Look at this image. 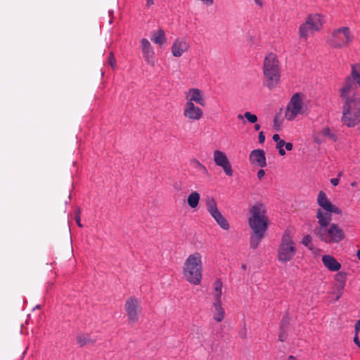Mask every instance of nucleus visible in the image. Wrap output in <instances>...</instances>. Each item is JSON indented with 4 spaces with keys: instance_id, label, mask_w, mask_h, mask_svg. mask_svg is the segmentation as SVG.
Masks as SVG:
<instances>
[{
    "instance_id": "f257e3e1",
    "label": "nucleus",
    "mask_w": 360,
    "mask_h": 360,
    "mask_svg": "<svg viewBox=\"0 0 360 360\" xmlns=\"http://www.w3.org/2000/svg\"><path fill=\"white\" fill-rule=\"evenodd\" d=\"M360 86V63L352 65L351 75L348 76L340 89L342 102V124L354 127L360 122V95L356 88Z\"/></svg>"
},
{
    "instance_id": "f03ea898",
    "label": "nucleus",
    "mask_w": 360,
    "mask_h": 360,
    "mask_svg": "<svg viewBox=\"0 0 360 360\" xmlns=\"http://www.w3.org/2000/svg\"><path fill=\"white\" fill-rule=\"evenodd\" d=\"M269 219L264 204L256 202L250 208L248 225L252 233L250 236V245L256 249L267 231Z\"/></svg>"
},
{
    "instance_id": "7ed1b4c3",
    "label": "nucleus",
    "mask_w": 360,
    "mask_h": 360,
    "mask_svg": "<svg viewBox=\"0 0 360 360\" xmlns=\"http://www.w3.org/2000/svg\"><path fill=\"white\" fill-rule=\"evenodd\" d=\"M316 218L319 226L314 229L315 235L326 243H338L343 240L345 233L335 224H330L332 218L328 213H324L321 210L316 212Z\"/></svg>"
},
{
    "instance_id": "20e7f679",
    "label": "nucleus",
    "mask_w": 360,
    "mask_h": 360,
    "mask_svg": "<svg viewBox=\"0 0 360 360\" xmlns=\"http://www.w3.org/2000/svg\"><path fill=\"white\" fill-rule=\"evenodd\" d=\"M202 256L199 252L190 255L185 260L183 274L186 280L191 284L198 285L202 280Z\"/></svg>"
},
{
    "instance_id": "39448f33",
    "label": "nucleus",
    "mask_w": 360,
    "mask_h": 360,
    "mask_svg": "<svg viewBox=\"0 0 360 360\" xmlns=\"http://www.w3.org/2000/svg\"><path fill=\"white\" fill-rule=\"evenodd\" d=\"M263 73L265 84L269 89L274 88L278 83L281 77L279 62L275 54L269 53L265 56Z\"/></svg>"
},
{
    "instance_id": "423d86ee",
    "label": "nucleus",
    "mask_w": 360,
    "mask_h": 360,
    "mask_svg": "<svg viewBox=\"0 0 360 360\" xmlns=\"http://www.w3.org/2000/svg\"><path fill=\"white\" fill-rule=\"evenodd\" d=\"M297 252L295 243L290 234L285 231L282 236L278 250V259L282 263H286L292 259Z\"/></svg>"
},
{
    "instance_id": "0eeeda50",
    "label": "nucleus",
    "mask_w": 360,
    "mask_h": 360,
    "mask_svg": "<svg viewBox=\"0 0 360 360\" xmlns=\"http://www.w3.org/2000/svg\"><path fill=\"white\" fill-rule=\"evenodd\" d=\"M307 110V106L304 103V96L300 94H295L290 98L285 112V117L288 121H292L299 115H302Z\"/></svg>"
},
{
    "instance_id": "6e6552de",
    "label": "nucleus",
    "mask_w": 360,
    "mask_h": 360,
    "mask_svg": "<svg viewBox=\"0 0 360 360\" xmlns=\"http://www.w3.org/2000/svg\"><path fill=\"white\" fill-rule=\"evenodd\" d=\"M353 36L348 27H341L332 31L327 42L333 48L338 49L346 46L351 43Z\"/></svg>"
},
{
    "instance_id": "1a4fd4ad",
    "label": "nucleus",
    "mask_w": 360,
    "mask_h": 360,
    "mask_svg": "<svg viewBox=\"0 0 360 360\" xmlns=\"http://www.w3.org/2000/svg\"><path fill=\"white\" fill-rule=\"evenodd\" d=\"M124 309L126 310L129 321L134 323L139 320V315L141 312L140 302L135 297H131L126 301Z\"/></svg>"
},
{
    "instance_id": "9d476101",
    "label": "nucleus",
    "mask_w": 360,
    "mask_h": 360,
    "mask_svg": "<svg viewBox=\"0 0 360 360\" xmlns=\"http://www.w3.org/2000/svg\"><path fill=\"white\" fill-rule=\"evenodd\" d=\"M213 158L215 164L221 167L226 175L229 176H233L231 165L224 152L218 150H214Z\"/></svg>"
},
{
    "instance_id": "9b49d317",
    "label": "nucleus",
    "mask_w": 360,
    "mask_h": 360,
    "mask_svg": "<svg viewBox=\"0 0 360 360\" xmlns=\"http://www.w3.org/2000/svg\"><path fill=\"white\" fill-rule=\"evenodd\" d=\"M317 203L321 207L326 211V213H328L330 215L331 213H335L338 214H340L342 213L341 210L335 205L332 204V202L327 198L325 192L322 191L319 193L317 197Z\"/></svg>"
},
{
    "instance_id": "f8f14e48",
    "label": "nucleus",
    "mask_w": 360,
    "mask_h": 360,
    "mask_svg": "<svg viewBox=\"0 0 360 360\" xmlns=\"http://www.w3.org/2000/svg\"><path fill=\"white\" fill-rule=\"evenodd\" d=\"M186 103L194 104L196 103L197 104L205 106V100L203 95V93L201 90L197 88H191L185 93Z\"/></svg>"
},
{
    "instance_id": "ddd939ff",
    "label": "nucleus",
    "mask_w": 360,
    "mask_h": 360,
    "mask_svg": "<svg viewBox=\"0 0 360 360\" xmlns=\"http://www.w3.org/2000/svg\"><path fill=\"white\" fill-rule=\"evenodd\" d=\"M140 42L142 54L146 62L148 65L154 66L156 62V58L150 43L145 38L142 39Z\"/></svg>"
},
{
    "instance_id": "4468645a",
    "label": "nucleus",
    "mask_w": 360,
    "mask_h": 360,
    "mask_svg": "<svg viewBox=\"0 0 360 360\" xmlns=\"http://www.w3.org/2000/svg\"><path fill=\"white\" fill-rule=\"evenodd\" d=\"M183 115L189 120L198 121L202 117L203 111L195 104L185 103Z\"/></svg>"
},
{
    "instance_id": "2eb2a0df",
    "label": "nucleus",
    "mask_w": 360,
    "mask_h": 360,
    "mask_svg": "<svg viewBox=\"0 0 360 360\" xmlns=\"http://www.w3.org/2000/svg\"><path fill=\"white\" fill-rule=\"evenodd\" d=\"M190 46L185 39H176L172 46V53L174 57H180L186 52Z\"/></svg>"
},
{
    "instance_id": "dca6fc26",
    "label": "nucleus",
    "mask_w": 360,
    "mask_h": 360,
    "mask_svg": "<svg viewBox=\"0 0 360 360\" xmlns=\"http://www.w3.org/2000/svg\"><path fill=\"white\" fill-rule=\"evenodd\" d=\"M250 162L252 164L257 165L260 167H266V160L264 151L261 149L252 150L250 154Z\"/></svg>"
},
{
    "instance_id": "f3484780",
    "label": "nucleus",
    "mask_w": 360,
    "mask_h": 360,
    "mask_svg": "<svg viewBox=\"0 0 360 360\" xmlns=\"http://www.w3.org/2000/svg\"><path fill=\"white\" fill-rule=\"evenodd\" d=\"M322 262L330 271H336L341 268V264L333 256L326 255L322 257Z\"/></svg>"
},
{
    "instance_id": "a211bd4d",
    "label": "nucleus",
    "mask_w": 360,
    "mask_h": 360,
    "mask_svg": "<svg viewBox=\"0 0 360 360\" xmlns=\"http://www.w3.org/2000/svg\"><path fill=\"white\" fill-rule=\"evenodd\" d=\"M314 31L319 30L323 26L322 16L319 14L309 15L305 21Z\"/></svg>"
},
{
    "instance_id": "6ab92c4d",
    "label": "nucleus",
    "mask_w": 360,
    "mask_h": 360,
    "mask_svg": "<svg viewBox=\"0 0 360 360\" xmlns=\"http://www.w3.org/2000/svg\"><path fill=\"white\" fill-rule=\"evenodd\" d=\"M214 308V319L217 322H221L224 318L225 312L222 307L221 300H214L213 303Z\"/></svg>"
},
{
    "instance_id": "aec40b11",
    "label": "nucleus",
    "mask_w": 360,
    "mask_h": 360,
    "mask_svg": "<svg viewBox=\"0 0 360 360\" xmlns=\"http://www.w3.org/2000/svg\"><path fill=\"white\" fill-rule=\"evenodd\" d=\"M151 40L160 46L166 42V37L164 30L159 29L157 31L153 32Z\"/></svg>"
},
{
    "instance_id": "412c9836",
    "label": "nucleus",
    "mask_w": 360,
    "mask_h": 360,
    "mask_svg": "<svg viewBox=\"0 0 360 360\" xmlns=\"http://www.w3.org/2000/svg\"><path fill=\"white\" fill-rule=\"evenodd\" d=\"M191 166L194 168L197 172L204 175H208V171L205 165L200 162L196 158H193L190 160Z\"/></svg>"
},
{
    "instance_id": "4be33fe9",
    "label": "nucleus",
    "mask_w": 360,
    "mask_h": 360,
    "mask_svg": "<svg viewBox=\"0 0 360 360\" xmlns=\"http://www.w3.org/2000/svg\"><path fill=\"white\" fill-rule=\"evenodd\" d=\"M200 199V194L196 191L191 192L188 196L187 202L191 208H195L198 207Z\"/></svg>"
},
{
    "instance_id": "5701e85b",
    "label": "nucleus",
    "mask_w": 360,
    "mask_h": 360,
    "mask_svg": "<svg viewBox=\"0 0 360 360\" xmlns=\"http://www.w3.org/2000/svg\"><path fill=\"white\" fill-rule=\"evenodd\" d=\"M76 342L79 347H83L86 345H93L94 341L92 340L88 334H80L76 337Z\"/></svg>"
},
{
    "instance_id": "b1692460",
    "label": "nucleus",
    "mask_w": 360,
    "mask_h": 360,
    "mask_svg": "<svg viewBox=\"0 0 360 360\" xmlns=\"http://www.w3.org/2000/svg\"><path fill=\"white\" fill-rule=\"evenodd\" d=\"M222 287L223 283L220 279L215 281L214 283V292L213 297L214 300H221V296L222 295Z\"/></svg>"
},
{
    "instance_id": "393cba45",
    "label": "nucleus",
    "mask_w": 360,
    "mask_h": 360,
    "mask_svg": "<svg viewBox=\"0 0 360 360\" xmlns=\"http://www.w3.org/2000/svg\"><path fill=\"white\" fill-rule=\"evenodd\" d=\"M310 27L311 26L306 22H304L300 25V27L299 28V33H300V37L301 38H303L306 40L307 39V37H309V34L314 32V30H312V28H311Z\"/></svg>"
},
{
    "instance_id": "a878e982",
    "label": "nucleus",
    "mask_w": 360,
    "mask_h": 360,
    "mask_svg": "<svg viewBox=\"0 0 360 360\" xmlns=\"http://www.w3.org/2000/svg\"><path fill=\"white\" fill-rule=\"evenodd\" d=\"M335 279L336 282L338 283V289L342 290L345 287V282L347 280V274L345 272L340 271L338 274H336L335 276Z\"/></svg>"
},
{
    "instance_id": "bb28decb",
    "label": "nucleus",
    "mask_w": 360,
    "mask_h": 360,
    "mask_svg": "<svg viewBox=\"0 0 360 360\" xmlns=\"http://www.w3.org/2000/svg\"><path fill=\"white\" fill-rule=\"evenodd\" d=\"M206 207L210 214L219 210L217 205V202L213 198H207L206 200Z\"/></svg>"
},
{
    "instance_id": "cd10ccee",
    "label": "nucleus",
    "mask_w": 360,
    "mask_h": 360,
    "mask_svg": "<svg viewBox=\"0 0 360 360\" xmlns=\"http://www.w3.org/2000/svg\"><path fill=\"white\" fill-rule=\"evenodd\" d=\"M321 135L328 138L330 140L334 141H335L337 140L336 136L333 133L331 132L330 128L328 127H324L321 130Z\"/></svg>"
},
{
    "instance_id": "c85d7f7f",
    "label": "nucleus",
    "mask_w": 360,
    "mask_h": 360,
    "mask_svg": "<svg viewBox=\"0 0 360 360\" xmlns=\"http://www.w3.org/2000/svg\"><path fill=\"white\" fill-rule=\"evenodd\" d=\"M217 223L219 224V226L224 229V230H228L229 228V222L227 221V220L222 216L220 217V219H219L217 221H216Z\"/></svg>"
},
{
    "instance_id": "c756f323",
    "label": "nucleus",
    "mask_w": 360,
    "mask_h": 360,
    "mask_svg": "<svg viewBox=\"0 0 360 360\" xmlns=\"http://www.w3.org/2000/svg\"><path fill=\"white\" fill-rule=\"evenodd\" d=\"M287 322H288V321L284 319L282 321V326H281V332L278 335V339L281 342H284L287 338V334L285 332V330L283 329V324L284 323H287Z\"/></svg>"
},
{
    "instance_id": "7c9ffc66",
    "label": "nucleus",
    "mask_w": 360,
    "mask_h": 360,
    "mask_svg": "<svg viewBox=\"0 0 360 360\" xmlns=\"http://www.w3.org/2000/svg\"><path fill=\"white\" fill-rule=\"evenodd\" d=\"M244 117L251 123H255L257 121V117L255 115L251 114L250 112H245Z\"/></svg>"
},
{
    "instance_id": "2f4dec72",
    "label": "nucleus",
    "mask_w": 360,
    "mask_h": 360,
    "mask_svg": "<svg viewBox=\"0 0 360 360\" xmlns=\"http://www.w3.org/2000/svg\"><path fill=\"white\" fill-rule=\"evenodd\" d=\"M311 240H312V238H311V236L307 235L302 239V244L308 247L309 249H312V247H311Z\"/></svg>"
},
{
    "instance_id": "473e14b6",
    "label": "nucleus",
    "mask_w": 360,
    "mask_h": 360,
    "mask_svg": "<svg viewBox=\"0 0 360 360\" xmlns=\"http://www.w3.org/2000/svg\"><path fill=\"white\" fill-rule=\"evenodd\" d=\"M80 213H81L80 208H79V207L77 208L76 214H75V221H76L77 225L79 227H82V224H81Z\"/></svg>"
},
{
    "instance_id": "72a5a7b5",
    "label": "nucleus",
    "mask_w": 360,
    "mask_h": 360,
    "mask_svg": "<svg viewBox=\"0 0 360 360\" xmlns=\"http://www.w3.org/2000/svg\"><path fill=\"white\" fill-rule=\"evenodd\" d=\"M108 63H109V64L110 65V66L112 68H114L115 67L116 60H115V58L114 57V55H113L112 52H111L110 53V56H109V58H108Z\"/></svg>"
},
{
    "instance_id": "f704fd0d",
    "label": "nucleus",
    "mask_w": 360,
    "mask_h": 360,
    "mask_svg": "<svg viewBox=\"0 0 360 360\" xmlns=\"http://www.w3.org/2000/svg\"><path fill=\"white\" fill-rule=\"evenodd\" d=\"M210 214L215 219V221H217L219 219H220L221 217L223 216L219 210H215Z\"/></svg>"
},
{
    "instance_id": "c9c22d12",
    "label": "nucleus",
    "mask_w": 360,
    "mask_h": 360,
    "mask_svg": "<svg viewBox=\"0 0 360 360\" xmlns=\"http://www.w3.org/2000/svg\"><path fill=\"white\" fill-rule=\"evenodd\" d=\"M258 139H259V142L260 143H263L264 142V141H265V136H264L263 131H260L259 133Z\"/></svg>"
},
{
    "instance_id": "e433bc0d",
    "label": "nucleus",
    "mask_w": 360,
    "mask_h": 360,
    "mask_svg": "<svg viewBox=\"0 0 360 360\" xmlns=\"http://www.w3.org/2000/svg\"><path fill=\"white\" fill-rule=\"evenodd\" d=\"M265 175V172L264 169H259L257 172V177L259 179H261Z\"/></svg>"
},
{
    "instance_id": "4c0bfd02",
    "label": "nucleus",
    "mask_w": 360,
    "mask_h": 360,
    "mask_svg": "<svg viewBox=\"0 0 360 360\" xmlns=\"http://www.w3.org/2000/svg\"><path fill=\"white\" fill-rule=\"evenodd\" d=\"M339 181L338 178H333L330 179V183L333 186H336L338 185Z\"/></svg>"
},
{
    "instance_id": "58836bf2",
    "label": "nucleus",
    "mask_w": 360,
    "mask_h": 360,
    "mask_svg": "<svg viewBox=\"0 0 360 360\" xmlns=\"http://www.w3.org/2000/svg\"><path fill=\"white\" fill-rule=\"evenodd\" d=\"M360 330V319L355 323V334H358Z\"/></svg>"
},
{
    "instance_id": "ea45409f",
    "label": "nucleus",
    "mask_w": 360,
    "mask_h": 360,
    "mask_svg": "<svg viewBox=\"0 0 360 360\" xmlns=\"http://www.w3.org/2000/svg\"><path fill=\"white\" fill-rule=\"evenodd\" d=\"M285 143L284 140L279 141V142L276 143V148H283L285 146Z\"/></svg>"
},
{
    "instance_id": "a19ab883",
    "label": "nucleus",
    "mask_w": 360,
    "mask_h": 360,
    "mask_svg": "<svg viewBox=\"0 0 360 360\" xmlns=\"http://www.w3.org/2000/svg\"><path fill=\"white\" fill-rule=\"evenodd\" d=\"M272 139H273V140H274L275 142H276V143H278V142H279V141H281V140H282V139H281L280 136H279V134H274V135H273Z\"/></svg>"
},
{
    "instance_id": "79ce46f5",
    "label": "nucleus",
    "mask_w": 360,
    "mask_h": 360,
    "mask_svg": "<svg viewBox=\"0 0 360 360\" xmlns=\"http://www.w3.org/2000/svg\"><path fill=\"white\" fill-rule=\"evenodd\" d=\"M285 149L288 151L291 150L292 149V144L290 142L288 143H285Z\"/></svg>"
},
{
    "instance_id": "37998d69",
    "label": "nucleus",
    "mask_w": 360,
    "mask_h": 360,
    "mask_svg": "<svg viewBox=\"0 0 360 360\" xmlns=\"http://www.w3.org/2000/svg\"><path fill=\"white\" fill-rule=\"evenodd\" d=\"M314 141L320 144L323 141V140L321 138H319V136H314Z\"/></svg>"
},
{
    "instance_id": "c03bdc74",
    "label": "nucleus",
    "mask_w": 360,
    "mask_h": 360,
    "mask_svg": "<svg viewBox=\"0 0 360 360\" xmlns=\"http://www.w3.org/2000/svg\"><path fill=\"white\" fill-rule=\"evenodd\" d=\"M201 1L204 2L205 4H206L208 6H210L213 4L214 0H201Z\"/></svg>"
},
{
    "instance_id": "a18cd8bd",
    "label": "nucleus",
    "mask_w": 360,
    "mask_h": 360,
    "mask_svg": "<svg viewBox=\"0 0 360 360\" xmlns=\"http://www.w3.org/2000/svg\"><path fill=\"white\" fill-rule=\"evenodd\" d=\"M154 4L153 0H146V6L150 7Z\"/></svg>"
},
{
    "instance_id": "49530a36",
    "label": "nucleus",
    "mask_w": 360,
    "mask_h": 360,
    "mask_svg": "<svg viewBox=\"0 0 360 360\" xmlns=\"http://www.w3.org/2000/svg\"><path fill=\"white\" fill-rule=\"evenodd\" d=\"M278 153L281 155H284L285 154V151L283 148H278Z\"/></svg>"
},
{
    "instance_id": "de8ad7c7",
    "label": "nucleus",
    "mask_w": 360,
    "mask_h": 360,
    "mask_svg": "<svg viewBox=\"0 0 360 360\" xmlns=\"http://www.w3.org/2000/svg\"><path fill=\"white\" fill-rule=\"evenodd\" d=\"M254 1H255V2L257 5H259V6H262V0H254Z\"/></svg>"
},
{
    "instance_id": "09e8293b",
    "label": "nucleus",
    "mask_w": 360,
    "mask_h": 360,
    "mask_svg": "<svg viewBox=\"0 0 360 360\" xmlns=\"http://www.w3.org/2000/svg\"><path fill=\"white\" fill-rule=\"evenodd\" d=\"M254 128H255V129L256 131H258V130H259V129H260V125H259V124H256L255 125Z\"/></svg>"
},
{
    "instance_id": "8fccbe9b",
    "label": "nucleus",
    "mask_w": 360,
    "mask_h": 360,
    "mask_svg": "<svg viewBox=\"0 0 360 360\" xmlns=\"http://www.w3.org/2000/svg\"><path fill=\"white\" fill-rule=\"evenodd\" d=\"M288 360H297V359L293 356H290Z\"/></svg>"
},
{
    "instance_id": "3c124183",
    "label": "nucleus",
    "mask_w": 360,
    "mask_h": 360,
    "mask_svg": "<svg viewBox=\"0 0 360 360\" xmlns=\"http://www.w3.org/2000/svg\"><path fill=\"white\" fill-rule=\"evenodd\" d=\"M243 117H244V116H243V115H240V114H239V115H238V119H239V120H241V119H243Z\"/></svg>"
},
{
    "instance_id": "603ef678",
    "label": "nucleus",
    "mask_w": 360,
    "mask_h": 360,
    "mask_svg": "<svg viewBox=\"0 0 360 360\" xmlns=\"http://www.w3.org/2000/svg\"><path fill=\"white\" fill-rule=\"evenodd\" d=\"M351 186H353V187L356 186V182L354 181V182L351 183Z\"/></svg>"
},
{
    "instance_id": "864d4df0",
    "label": "nucleus",
    "mask_w": 360,
    "mask_h": 360,
    "mask_svg": "<svg viewBox=\"0 0 360 360\" xmlns=\"http://www.w3.org/2000/svg\"><path fill=\"white\" fill-rule=\"evenodd\" d=\"M357 257H358V259L360 260V250H358V252H357Z\"/></svg>"
},
{
    "instance_id": "5fc2aeb1",
    "label": "nucleus",
    "mask_w": 360,
    "mask_h": 360,
    "mask_svg": "<svg viewBox=\"0 0 360 360\" xmlns=\"http://www.w3.org/2000/svg\"><path fill=\"white\" fill-rule=\"evenodd\" d=\"M241 267H242V269H243V270H245V269H246V265H245V264H243Z\"/></svg>"
},
{
    "instance_id": "6e6d98bb",
    "label": "nucleus",
    "mask_w": 360,
    "mask_h": 360,
    "mask_svg": "<svg viewBox=\"0 0 360 360\" xmlns=\"http://www.w3.org/2000/svg\"><path fill=\"white\" fill-rule=\"evenodd\" d=\"M342 174H343L342 172H339L338 176H341L342 175Z\"/></svg>"
}]
</instances>
